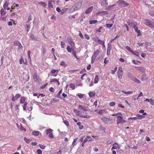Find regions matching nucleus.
<instances>
[{"instance_id":"1","label":"nucleus","mask_w":154,"mask_h":154,"mask_svg":"<svg viewBox=\"0 0 154 154\" xmlns=\"http://www.w3.org/2000/svg\"><path fill=\"white\" fill-rule=\"evenodd\" d=\"M116 3L121 8L126 7L129 5V4L123 0L118 1Z\"/></svg>"},{"instance_id":"2","label":"nucleus","mask_w":154,"mask_h":154,"mask_svg":"<svg viewBox=\"0 0 154 154\" xmlns=\"http://www.w3.org/2000/svg\"><path fill=\"white\" fill-rule=\"evenodd\" d=\"M74 112H77V113L76 114V115L77 116H79L81 118H85L88 119L90 118V116H87V115L85 116L80 115L81 114L80 111L79 110H78L77 109H74Z\"/></svg>"},{"instance_id":"3","label":"nucleus","mask_w":154,"mask_h":154,"mask_svg":"<svg viewBox=\"0 0 154 154\" xmlns=\"http://www.w3.org/2000/svg\"><path fill=\"white\" fill-rule=\"evenodd\" d=\"M145 24L150 28H153L154 27L152 22L150 20L147 19L145 20Z\"/></svg>"},{"instance_id":"4","label":"nucleus","mask_w":154,"mask_h":154,"mask_svg":"<svg viewBox=\"0 0 154 154\" xmlns=\"http://www.w3.org/2000/svg\"><path fill=\"white\" fill-rule=\"evenodd\" d=\"M87 107L88 106H86L85 105H78V109L80 110H82L83 111L86 112L88 111Z\"/></svg>"},{"instance_id":"5","label":"nucleus","mask_w":154,"mask_h":154,"mask_svg":"<svg viewBox=\"0 0 154 154\" xmlns=\"http://www.w3.org/2000/svg\"><path fill=\"white\" fill-rule=\"evenodd\" d=\"M29 38L31 40L39 41V39L33 34L29 33Z\"/></svg>"},{"instance_id":"6","label":"nucleus","mask_w":154,"mask_h":154,"mask_svg":"<svg viewBox=\"0 0 154 154\" xmlns=\"http://www.w3.org/2000/svg\"><path fill=\"white\" fill-rule=\"evenodd\" d=\"M33 78L35 82H39L41 81L39 76L35 73L33 75Z\"/></svg>"},{"instance_id":"7","label":"nucleus","mask_w":154,"mask_h":154,"mask_svg":"<svg viewBox=\"0 0 154 154\" xmlns=\"http://www.w3.org/2000/svg\"><path fill=\"white\" fill-rule=\"evenodd\" d=\"M118 119L117 120V124H119L120 123H124L126 121H125L123 120L122 118L120 116H118L117 117Z\"/></svg>"},{"instance_id":"8","label":"nucleus","mask_w":154,"mask_h":154,"mask_svg":"<svg viewBox=\"0 0 154 154\" xmlns=\"http://www.w3.org/2000/svg\"><path fill=\"white\" fill-rule=\"evenodd\" d=\"M82 4L80 2H78L75 4L73 7L76 11L79 9L81 7Z\"/></svg>"},{"instance_id":"9","label":"nucleus","mask_w":154,"mask_h":154,"mask_svg":"<svg viewBox=\"0 0 154 154\" xmlns=\"http://www.w3.org/2000/svg\"><path fill=\"white\" fill-rule=\"evenodd\" d=\"M67 40L68 42L70 44L71 46H74L75 43L73 42L72 38L71 37H68L67 38Z\"/></svg>"},{"instance_id":"10","label":"nucleus","mask_w":154,"mask_h":154,"mask_svg":"<svg viewBox=\"0 0 154 154\" xmlns=\"http://www.w3.org/2000/svg\"><path fill=\"white\" fill-rule=\"evenodd\" d=\"M14 45L18 46L19 49H22L23 48V46L22 45L21 43L18 41H16L14 42Z\"/></svg>"},{"instance_id":"11","label":"nucleus","mask_w":154,"mask_h":154,"mask_svg":"<svg viewBox=\"0 0 154 154\" xmlns=\"http://www.w3.org/2000/svg\"><path fill=\"white\" fill-rule=\"evenodd\" d=\"M93 8V7L92 6L88 8L85 11V13L86 14H90L92 11Z\"/></svg>"},{"instance_id":"12","label":"nucleus","mask_w":154,"mask_h":154,"mask_svg":"<svg viewBox=\"0 0 154 154\" xmlns=\"http://www.w3.org/2000/svg\"><path fill=\"white\" fill-rule=\"evenodd\" d=\"M120 148L119 145L117 143H113V146L111 148V150H113L114 149H116Z\"/></svg>"},{"instance_id":"13","label":"nucleus","mask_w":154,"mask_h":154,"mask_svg":"<svg viewBox=\"0 0 154 154\" xmlns=\"http://www.w3.org/2000/svg\"><path fill=\"white\" fill-rule=\"evenodd\" d=\"M100 3L102 6H103L105 7L106 6L108 3L106 2V0H101L100 2Z\"/></svg>"},{"instance_id":"14","label":"nucleus","mask_w":154,"mask_h":154,"mask_svg":"<svg viewBox=\"0 0 154 154\" xmlns=\"http://www.w3.org/2000/svg\"><path fill=\"white\" fill-rule=\"evenodd\" d=\"M99 76L98 75H96L95 76V78L94 79V82L95 84H96L98 83L99 81Z\"/></svg>"},{"instance_id":"15","label":"nucleus","mask_w":154,"mask_h":154,"mask_svg":"<svg viewBox=\"0 0 154 154\" xmlns=\"http://www.w3.org/2000/svg\"><path fill=\"white\" fill-rule=\"evenodd\" d=\"M39 133H40V134H41V133H40V132H39L38 131H34L32 132V134L33 135L36 136H38L39 135Z\"/></svg>"},{"instance_id":"16","label":"nucleus","mask_w":154,"mask_h":154,"mask_svg":"<svg viewBox=\"0 0 154 154\" xmlns=\"http://www.w3.org/2000/svg\"><path fill=\"white\" fill-rule=\"evenodd\" d=\"M25 100H26V98L25 97H22L20 99V103L21 104L24 103H25Z\"/></svg>"},{"instance_id":"17","label":"nucleus","mask_w":154,"mask_h":154,"mask_svg":"<svg viewBox=\"0 0 154 154\" xmlns=\"http://www.w3.org/2000/svg\"><path fill=\"white\" fill-rule=\"evenodd\" d=\"M9 3L8 2L6 1L5 3L4 4L3 7L5 10H6L7 8L8 7Z\"/></svg>"},{"instance_id":"18","label":"nucleus","mask_w":154,"mask_h":154,"mask_svg":"<svg viewBox=\"0 0 154 154\" xmlns=\"http://www.w3.org/2000/svg\"><path fill=\"white\" fill-rule=\"evenodd\" d=\"M131 53L137 57H139L140 55L139 53L137 51H132Z\"/></svg>"},{"instance_id":"19","label":"nucleus","mask_w":154,"mask_h":154,"mask_svg":"<svg viewBox=\"0 0 154 154\" xmlns=\"http://www.w3.org/2000/svg\"><path fill=\"white\" fill-rule=\"evenodd\" d=\"M1 16H4L6 14V12H5L4 10L2 8L0 11Z\"/></svg>"},{"instance_id":"20","label":"nucleus","mask_w":154,"mask_h":154,"mask_svg":"<svg viewBox=\"0 0 154 154\" xmlns=\"http://www.w3.org/2000/svg\"><path fill=\"white\" fill-rule=\"evenodd\" d=\"M147 79V78L146 77V76L145 74H143L142 75L141 78L142 81H145Z\"/></svg>"},{"instance_id":"21","label":"nucleus","mask_w":154,"mask_h":154,"mask_svg":"<svg viewBox=\"0 0 154 154\" xmlns=\"http://www.w3.org/2000/svg\"><path fill=\"white\" fill-rule=\"evenodd\" d=\"M53 131V130H52L51 129L49 128L48 129H47L45 131V132L47 134H50L51 133V132H52Z\"/></svg>"},{"instance_id":"22","label":"nucleus","mask_w":154,"mask_h":154,"mask_svg":"<svg viewBox=\"0 0 154 154\" xmlns=\"http://www.w3.org/2000/svg\"><path fill=\"white\" fill-rule=\"evenodd\" d=\"M89 96L91 97H93L95 95V93H94L92 91H90L88 93Z\"/></svg>"},{"instance_id":"23","label":"nucleus","mask_w":154,"mask_h":154,"mask_svg":"<svg viewBox=\"0 0 154 154\" xmlns=\"http://www.w3.org/2000/svg\"><path fill=\"white\" fill-rule=\"evenodd\" d=\"M99 50H97L94 52L92 56H94L95 57H96L97 55L99 54Z\"/></svg>"},{"instance_id":"24","label":"nucleus","mask_w":154,"mask_h":154,"mask_svg":"<svg viewBox=\"0 0 154 154\" xmlns=\"http://www.w3.org/2000/svg\"><path fill=\"white\" fill-rule=\"evenodd\" d=\"M123 72H118V78L120 79H121Z\"/></svg>"},{"instance_id":"25","label":"nucleus","mask_w":154,"mask_h":154,"mask_svg":"<svg viewBox=\"0 0 154 154\" xmlns=\"http://www.w3.org/2000/svg\"><path fill=\"white\" fill-rule=\"evenodd\" d=\"M132 80L137 83H140V81L134 77L133 78V79Z\"/></svg>"},{"instance_id":"26","label":"nucleus","mask_w":154,"mask_h":154,"mask_svg":"<svg viewBox=\"0 0 154 154\" xmlns=\"http://www.w3.org/2000/svg\"><path fill=\"white\" fill-rule=\"evenodd\" d=\"M101 119L105 122L107 123L108 122V119L105 117H103L101 118Z\"/></svg>"},{"instance_id":"27","label":"nucleus","mask_w":154,"mask_h":154,"mask_svg":"<svg viewBox=\"0 0 154 154\" xmlns=\"http://www.w3.org/2000/svg\"><path fill=\"white\" fill-rule=\"evenodd\" d=\"M24 141L27 143H29L30 141H32V140L31 139H28L26 137L24 138Z\"/></svg>"},{"instance_id":"28","label":"nucleus","mask_w":154,"mask_h":154,"mask_svg":"<svg viewBox=\"0 0 154 154\" xmlns=\"http://www.w3.org/2000/svg\"><path fill=\"white\" fill-rule=\"evenodd\" d=\"M137 119H141L144 118L145 116L140 114H138L137 115Z\"/></svg>"},{"instance_id":"29","label":"nucleus","mask_w":154,"mask_h":154,"mask_svg":"<svg viewBox=\"0 0 154 154\" xmlns=\"http://www.w3.org/2000/svg\"><path fill=\"white\" fill-rule=\"evenodd\" d=\"M97 22V21L96 20H91L89 21V23L91 24H95Z\"/></svg>"},{"instance_id":"30","label":"nucleus","mask_w":154,"mask_h":154,"mask_svg":"<svg viewBox=\"0 0 154 154\" xmlns=\"http://www.w3.org/2000/svg\"><path fill=\"white\" fill-rule=\"evenodd\" d=\"M97 42L99 44L101 45H103L104 43V42L103 41L99 39H98Z\"/></svg>"},{"instance_id":"31","label":"nucleus","mask_w":154,"mask_h":154,"mask_svg":"<svg viewBox=\"0 0 154 154\" xmlns=\"http://www.w3.org/2000/svg\"><path fill=\"white\" fill-rule=\"evenodd\" d=\"M135 68L137 70H139L141 72H143V69L142 67L137 66L135 67Z\"/></svg>"},{"instance_id":"32","label":"nucleus","mask_w":154,"mask_h":154,"mask_svg":"<svg viewBox=\"0 0 154 154\" xmlns=\"http://www.w3.org/2000/svg\"><path fill=\"white\" fill-rule=\"evenodd\" d=\"M76 11L75 9L73 8V7H72V8H71L69 10V13H72L74 12V11Z\"/></svg>"},{"instance_id":"33","label":"nucleus","mask_w":154,"mask_h":154,"mask_svg":"<svg viewBox=\"0 0 154 154\" xmlns=\"http://www.w3.org/2000/svg\"><path fill=\"white\" fill-rule=\"evenodd\" d=\"M23 110H25L26 109L27 105V102H25L24 103H23Z\"/></svg>"},{"instance_id":"34","label":"nucleus","mask_w":154,"mask_h":154,"mask_svg":"<svg viewBox=\"0 0 154 154\" xmlns=\"http://www.w3.org/2000/svg\"><path fill=\"white\" fill-rule=\"evenodd\" d=\"M111 49V48H110V47H107V54L108 55H109L110 53V50Z\"/></svg>"},{"instance_id":"35","label":"nucleus","mask_w":154,"mask_h":154,"mask_svg":"<svg viewBox=\"0 0 154 154\" xmlns=\"http://www.w3.org/2000/svg\"><path fill=\"white\" fill-rule=\"evenodd\" d=\"M39 4H40L42 6L44 7H45L47 6L46 4L44 2H39Z\"/></svg>"},{"instance_id":"36","label":"nucleus","mask_w":154,"mask_h":154,"mask_svg":"<svg viewBox=\"0 0 154 154\" xmlns=\"http://www.w3.org/2000/svg\"><path fill=\"white\" fill-rule=\"evenodd\" d=\"M25 27H26V28L27 29L26 31L27 32H29L30 29V25H28V24H26L25 25Z\"/></svg>"},{"instance_id":"37","label":"nucleus","mask_w":154,"mask_h":154,"mask_svg":"<svg viewBox=\"0 0 154 154\" xmlns=\"http://www.w3.org/2000/svg\"><path fill=\"white\" fill-rule=\"evenodd\" d=\"M122 92H123L125 94H132L133 92V91H123Z\"/></svg>"},{"instance_id":"38","label":"nucleus","mask_w":154,"mask_h":154,"mask_svg":"<svg viewBox=\"0 0 154 154\" xmlns=\"http://www.w3.org/2000/svg\"><path fill=\"white\" fill-rule=\"evenodd\" d=\"M109 29H110L113 26L112 24H107L105 25Z\"/></svg>"},{"instance_id":"39","label":"nucleus","mask_w":154,"mask_h":154,"mask_svg":"<svg viewBox=\"0 0 154 154\" xmlns=\"http://www.w3.org/2000/svg\"><path fill=\"white\" fill-rule=\"evenodd\" d=\"M128 76L131 80L134 77V76H133L130 73H128Z\"/></svg>"},{"instance_id":"40","label":"nucleus","mask_w":154,"mask_h":154,"mask_svg":"<svg viewBox=\"0 0 154 154\" xmlns=\"http://www.w3.org/2000/svg\"><path fill=\"white\" fill-rule=\"evenodd\" d=\"M78 139V138H76L73 141L72 143V145L74 146L76 144V141H77V140Z\"/></svg>"},{"instance_id":"41","label":"nucleus","mask_w":154,"mask_h":154,"mask_svg":"<svg viewBox=\"0 0 154 154\" xmlns=\"http://www.w3.org/2000/svg\"><path fill=\"white\" fill-rule=\"evenodd\" d=\"M117 67H116L115 68H114V70H111V73L112 74H114L115 72L117 71Z\"/></svg>"},{"instance_id":"42","label":"nucleus","mask_w":154,"mask_h":154,"mask_svg":"<svg viewBox=\"0 0 154 154\" xmlns=\"http://www.w3.org/2000/svg\"><path fill=\"white\" fill-rule=\"evenodd\" d=\"M66 49L68 51L69 53H71V52L72 51V50L70 47L69 46H67L66 47Z\"/></svg>"},{"instance_id":"43","label":"nucleus","mask_w":154,"mask_h":154,"mask_svg":"<svg viewBox=\"0 0 154 154\" xmlns=\"http://www.w3.org/2000/svg\"><path fill=\"white\" fill-rule=\"evenodd\" d=\"M67 8H64L61 11V14H63L65 12L67 11Z\"/></svg>"},{"instance_id":"44","label":"nucleus","mask_w":154,"mask_h":154,"mask_svg":"<svg viewBox=\"0 0 154 154\" xmlns=\"http://www.w3.org/2000/svg\"><path fill=\"white\" fill-rule=\"evenodd\" d=\"M76 95L78 96L79 98L81 99L83 98V96L82 94H76Z\"/></svg>"},{"instance_id":"45","label":"nucleus","mask_w":154,"mask_h":154,"mask_svg":"<svg viewBox=\"0 0 154 154\" xmlns=\"http://www.w3.org/2000/svg\"><path fill=\"white\" fill-rule=\"evenodd\" d=\"M48 6L49 8H53V6L52 5L51 2L50 1H49L48 3Z\"/></svg>"},{"instance_id":"46","label":"nucleus","mask_w":154,"mask_h":154,"mask_svg":"<svg viewBox=\"0 0 154 154\" xmlns=\"http://www.w3.org/2000/svg\"><path fill=\"white\" fill-rule=\"evenodd\" d=\"M69 87L70 88L74 89L75 88V86L74 84L71 83L69 85Z\"/></svg>"},{"instance_id":"47","label":"nucleus","mask_w":154,"mask_h":154,"mask_svg":"<svg viewBox=\"0 0 154 154\" xmlns=\"http://www.w3.org/2000/svg\"><path fill=\"white\" fill-rule=\"evenodd\" d=\"M96 57L94 56H92L91 57V63H93L94 61L95 60Z\"/></svg>"},{"instance_id":"48","label":"nucleus","mask_w":154,"mask_h":154,"mask_svg":"<svg viewBox=\"0 0 154 154\" xmlns=\"http://www.w3.org/2000/svg\"><path fill=\"white\" fill-rule=\"evenodd\" d=\"M50 83L54 82H57V79H56L54 78V79H50Z\"/></svg>"},{"instance_id":"49","label":"nucleus","mask_w":154,"mask_h":154,"mask_svg":"<svg viewBox=\"0 0 154 154\" xmlns=\"http://www.w3.org/2000/svg\"><path fill=\"white\" fill-rule=\"evenodd\" d=\"M72 53L73 55L74 56V57L77 59H78V58L76 56V52L74 50H72Z\"/></svg>"},{"instance_id":"50","label":"nucleus","mask_w":154,"mask_h":154,"mask_svg":"<svg viewBox=\"0 0 154 154\" xmlns=\"http://www.w3.org/2000/svg\"><path fill=\"white\" fill-rule=\"evenodd\" d=\"M126 49L128 50L129 52H131L132 50L128 46H127L125 47Z\"/></svg>"},{"instance_id":"51","label":"nucleus","mask_w":154,"mask_h":154,"mask_svg":"<svg viewBox=\"0 0 154 154\" xmlns=\"http://www.w3.org/2000/svg\"><path fill=\"white\" fill-rule=\"evenodd\" d=\"M133 63L135 64H138V63H140V62L134 60L133 61Z\"/></svg>"},{"instance_id":"52","label":"nucleus","mask_w":154,"mask_h":154,"mask_svg":"<svg viewBox=\"0 0 154 154\" xmlns=\"http://www.w3.org/2000/svg\"><path fill=\"white\" fill-rule=\"evenodd\" d=\"M63 122L68 127L69 125V124L67 120H65Z\"/></svg>"},{"instance_id":"53","label":"nucleus","mask_w":154,"mask_h":154,"mask_svg":"<svg viewBox=\"0 0 154 154\" xmlns=\"http://www.w3.org/2000/svg\"><path fill=\"white\" fill-rule=\"evenodd\" d=\"M21 97V95L20 94H17L15 95V98L16 99H18L20 98Z\"/></svg>"},{"instance_id":"54","label":"nucleus","mask_w":154,"mask_h":154,"mask_svg":"<svg viewBox=\"0 0 154 154\" xmlns=\"http://www.w3.org/2000/svg\"><path fill=\"white\" fill-rule=\"evenodd\" d=\"M133 28L136 32H137L138 30V28L135 24H134L133 25Z\"/></svg>"},{"instance_id":"55","label":"nucleus","mask_w":154,"mask_h":154,"mask_svg":"<svg viewBox=\"0 0 154 154\" xmlns=\"http://www.w3.org/2000/svg\"><path fill=\"white\" fill-rule=\"evenodd\" d=\"M32 16L31 15H30L27 21V22H29L30 21L32 20Z\"/></svg>"},{"instance_id":"56","label":"nucleus","mask_w":154,"mask_h":154,"mask_svg":"<svg viewBox=\"0 0 154 154\" xmlns=\"http://www.w3.org/2000/svg\"><path fill=\"white\" fill-rule=\"evenodd\" d=\"M36 152L38 154H42V152L40 149H38Z\"/></svg>"},{"instance_id":"57","label":"nucleus","mask_w":154,"mask_h":154,"mask_svg":"<svg viewBox=\"0 0 154 154\" xmlns=\"http://www.w3.org/2000/svg\"><path fill=\"white\" fill-rule=\"evenodd\" d=\"M91 139H88L87 138H86L84 140L83 142H84V143H85L87 141H91Z\"/></svg>"},{"instance_id":"58","label":"nucleus","mask_w":154,"mask_h":154,"mask_svg":"<svg viewBox=\"0 0 154 154\" xmlns=\"http://www.w3.org/2000/svg\"><path fill=\"white\" fill-rule=\"evenodd\" d=\"M60 65L61 66H66V64H65V62L63 61H62V62H61V63L60 64Z\"/></svg>"},{"instance_id":"59","label":"nucleus","mask_w":154,"mask_h":154,"mask_svg":"<svg viewBox=\"0 0 154 154\" xmlns=\"http://www.w3.org/2000/svg\"><path fill=\"white\" fill-rule=\"evenodd\" d=\"M149 14L150 15L154 17V11H150L149 12Z\"/></svg>"},{"instance_id":"60","label":"nucleus","mask_w":154,"mask_h":154,"mask_svg":"<svg viewBox=\"0 0 154 154\" xmlns=\"http://www.w3.org/2000/svg\"><path fill=\"white\" fill-rule=\"evenodd\" d=\"M60 43V45L61 46V47L62 48H64L65 43L64 42H63V41L61 42Z\"/></svg>"},{"instance_id":"61","label":"nucleus","mask_w":154,"mask_h":154,"mask_svg":"<svg viewBox=\"0 0 154 154\" xmlns=\"http://www.w3.org/2000/svg\"><path fill=\"white\" fill-rule=\"evenodd\" d=\"M57 71V72H58V70L57 69H52L51 71V72L52 73H55Z\"/></svg>"},{"instance_id":"62","label":"nucleus","mask_w":154,"mask_h":154,"mask_svg":"<svg viewBox=\"0 0 154 154\" xmlns=\"http://www.w3.org/2000/svg\"><path fill=\"white\" fill-rule=\"evenodd\" d=\"M39 147L42 149H44L45 147V146L40 144L39 145Z\"/></svg>"},{"instance_id":"63","label":"nucleus","mask_w":154,"mask_h":154,"mask_svg":"<svg viewBox=\"0 0 154 154\" xmlns=\"http://www.w3.org/2000/svg\"><path fill=\"white\" fill-rule=\"evenodd\" d=\"M150 101L149 102L150 103L151 105H154V100L152 99H150Z\"/></svg>"},{"instance_id":"64","label":"nucleus","mask_w":154,"mask_h":154,"mask_svg":"<svg viewBox=\"0 0 154 154\" xmlns=\"http://www.w3.org/2000/svg\"><path fill=\"white\" fill-rule=\"evenodd\" d=\"M115 104V102H111L109 103V105L111 106H113Z\"/></svg>"}]
</instances>
